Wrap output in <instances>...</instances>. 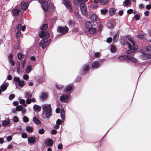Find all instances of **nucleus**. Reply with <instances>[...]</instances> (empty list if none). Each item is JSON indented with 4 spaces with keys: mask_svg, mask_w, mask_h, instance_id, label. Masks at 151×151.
<instances>
[{
    "mask_svg": "<svg viewBox=\"0 0 151 151\" xmlns=\"http://www.w3.org/2000/svg\"><path fill=\"white\" fill-rule=\"evenodd\" d=\"M47 27L48 25L47 24H44L40 27L41 31L39 34L40 37L43 39L40 43V44L41 45L43 48H45L50 42V40L47 39L50 36L49 34L44 31L47 29Z\"/></svg>",
    "mask_w": 151,
    "mask_h": 151,
    "instance_id": "1",
    "label": "nucleus"
},
{
    "mask_svg": "<svg viewBox=\"0 0 151 151\" xmlns=\"http://www.w3.org/2000/svg\"><path fill=\"white\" fill-rule=\"evenodd\" d=\"M43 114H45L46 117L49 118L52 114L50 105H45L42 107Z\"/></svg>",
    "mask_w": 151,
    "mask_h": 151,
    "instance_id": "2",
    "label": "nucleus"
},
{
    "mask_svg": "<svg viewBox=\"0 0 151 151\" xmlns=\"http://www.w3.org/2000/svg\"><path fill=\"white\" fill-rule=\"evenodd\" d=\"M26 29V27L25 25H23L22 27L21 25L19 24L16 27V36L18 38H20L21 35V29L22 31H24Z\"/></svg>",
    "mask_w": 151,
    "mask_h": 151,
    "instance_id": "3",
    "label": "nucleus"
},
{
    "mask_svg": "<svg viewBox=\"0 0 151 151\" xmlns=\"http://www.w3.org/2000/svg\"><path fill=\"white\" fill-rule=\"evenodd\" d=\"M68 28L66 26L64 27H59L57 29L58 32L62 35H65L68 32Z\"/></svg>",
    "mask_w": 151,
    "mask_h": 151,
    "instance_id": "4",
    "label": "nucleus"
},
{
    "mask_svg": "<svg viewBox=\"0 0 151 151\" xmlns=\"http://www.w3.org/2000/svg\"><path fill=\"white\" fill-rule=\"evenodd\" d=\"M80 7L82 14L85 16H87L88 15V13L85 4L84 3H81L80 4Z\"/></svg>",
    "mask_w": 151,
    "mask_h": 151,
    "instance_id": "5",
    "label": "nucleus"
},
{
    "mask_svg": "<svg viewBox=\"0 0 151 151\" xmlns=\"http://www.w3.org/2000/svg\"><path fill=\"white\" fill-rule=\"evenodd\" d=\"M14 80L16 82L15 84L16 86L17 85L19 87H22L24 86V82L22 80H20V78L18 77H14Z\"/></svg>",
    "mask_w": 151,
    "mask_h": 151,
    "instance_id": "6",
    "label": "nucleus"
},
{
    "mask_svg": "<svg viewBox=\"0 0 151 151\" xmlns=\"http://www.w3.org/2000/svg\"><path fill=\"white\" fill-rule=\"evenodd\" d=\"M70 96V94L64 93L60 96V99L62 102L67 103L69 101Z\"/></svg>",
    "mask_w": 151,
    "mask_h": 151,
    "instance_id": "7",
    "label": "nucleus"
},
{
    "mask_svg": "<svg viewBox=\"0 0 151 151\" xmlns=\"http://www.w3.org/2000/svg\"><path fill=\"white\" fill-rule=\"evenodd\" d=\"M140 52L142 53L141 55V57L142 58L145 60L151 58V55L146 53L144 50L141 49Z\"/></svg>",
    "mask_w": 151,
    "mask_h": 151,
    "instance_id": "8",
    "label": "nucleus"
},
{
    "mask_svg": "<svg viewBox=\"0 0 151 151\" xmlns=\"http://www.w3.org/2000/svg\"><path fill=\"white\" fill-rule=\"evenodd\" d=\"M38 2L41 4L43 9L44 11H47L48 9V5L47 3L43 0H39Z\"/></svg>",
    "mask_w": 151,
    "mask_h": 151,
    "instance_id": "9",
    "label": "nucleus"
},
{
    "mask_svg": "<svg viewBox=\"0 0 151 151\" xmlns=\"http://www.w3.org/2000/svg\"><path fill=\"white\" fill-rule=\"evenodd\" d=\"M63 3L66 7L69 9L70 12L72 11V6L69 0H64Z\"/></svg>",
    "mask_w": 151,
    "mask_h": 151,
    "instance_id": "10",
    "label": "nucleus"
},
{
    "mask_svg": "<svg viewBox=\"0 0 151 151\" xmlns=\"http://www.w3.org/2000/svg\"><path fill=\"white\" fill-rule=\"evenodd\" d=\"M16 110L18 111H21L22 113L23 114H24L26 113L27 110L26 109L23 107L21 105H18L16 107Z\"/></svg>",
    "mask_w": 151,
    "mask_h": 151,
    "instance_id": "11",
    "label": "nucleus"
},
{
    "mask_svg": "<svg viewBox=\"0 0 151 151\" xmlns=\"http://www.w3.org/2000/svg\"><path fill=\"white\" fill-rule=\"evenodd\" d=\"M128 40L132 44L134 50H137L138 48V47L137 46L135 45V42L134 41L133 38L131 37H129Z\"/></svg>",
    "mask_w": 151,
    "mask_h": 151,
    "instance_id": "12",
    "label": "nucleus"
},
{
    "mask_svg": "<svg viewBox=\"0 0 151 151\" xmlns=\"http://www.w3.org/2000/svg\"><path fill=\"white\" fill-rule=\"evenodd\" d=\"M100 1L101 4L103 5H106L108 3V0H94V2L97 3Z\"/></svg>",
    "mask_w": 151,
    "mask_h": 151,
    "instance_id": "13",
    "label": "nucleus"
},
{
    "mask_svg": "<svg viewBox=\"0 0 151 151\" xmlns=\"http://www.w3.org/2000/svg\"><path fill=\"white\" fill-rule=\"evenodd\" d=\"M10 123V119H8L2 121V125L3 127H5L8 125Z\"/></svg>",
    "mask_w": 151,
    "mask_h": 151,
    "instance_id": "14",
    "label": "nucleus"
},
{
    "mask_svg": "<svg viewBox=\"0 0 151 151\" xmlns=\"http://www.w3.org/2000/svg\"><path fill=\"white\" fill-rule=\"evenodd\" d=\"M100 66V64L98 61H95L93 62L92 67L93 68H99Z\"/></svg>",
    "mask_w": 151,
    "mask_h": 151,
    "instance_id": "15",
    "label": "nucleus"
},
{
    "mask_svg": "<svg viewBox=\"0 0 151 151\" xmlns=\"http://www.w3.org/2000/svg\"><path fill=\"white\" fill-rule=\"evenodd\" d=\"M53 144V141L51 139H48L45 142V145L47 146H52Z\"/></svg>",
    "mask_w": 151,
    "mask_h": 151,
    "instance_id": "16",
    "label": "nucleus"
},
{
    "mask_svg": "<svg viewBox=\"0 0 151 151\" xmlns=\"http://www.w3.org/2000/svg\"><path fill=\"white\" fill-rule=\"evenodd\" d=\"M118 58L119 60L120 61H127L128 57L125 55L120 56Z\"/></svg>",
    "mask_w": 151,
    "mask_h": 151,
    "instance_id": "17",
    "label": "nucleus"
},
{
    "mask_svg": "<svg viewBox=\"0 0 151 151\" xmlns=\"http://www.w3.org/2000/svg\"><path fill=\"white\" fill-rule=\"evenodd\" d=\"M90 19L92 20L95 22L98 21L99 20L98 18L95 14H93L91 15Z\"/></svg>",
    "mask_w": 151,
    "mask_h": 151,
    "instance_id": "18",
    "label": "nucleus"
},
{
    "mask_svg": "<svg viewBox=\"0 0 151 151\" xmlns=\"http://www.w3.org/2000/svg\"><path fill=\"white\" fill-rule=\"evenodd\" d=\"M73 89V85L72 84H71L68 85L66 87L65 90L67 92H70Z\"/></svg>",
    "mask_w": 151,
    "mask_h": 151,
    "instance_id": "19",
    "label": "nucleus"
},
{
    "mask_svg": "<svg viewBox=\"0 0 151 151\" xmlns=\"http://www.w3.org/2000/svg\"><path fill=\"white\" fill-rule=\"evenodd\" d=\"M48 94L46 93H42L40 96V99L42 100H44L47 98Z\"/></svg>",
    "mask_w": 151,
    "mask_h": 151,
    "instance_id": "20",
    "label": "nucleus"
},
{
    "mask_svg": "<svg viewBox=\"0 0 151 151\" xmlns=\"http://www.w3.org/2000/svg\"><path fill=\"white\" fill-rule=\"evenodd\" d=\"M9 85V83H4L1 86V90L2 91H4L5 90L6 88Z\"/></svg>",
    "mask_w": 151,
    "mask_h": 151,
    "instance_id": "21",
    "label": "nucleus"
},
{
    "mask_svg": "<svg viewBox=\"0 0 151 151\" xmlns=\"http://www.w3.org/2000/svg\"><path fill=\"white\" fill-rule=\"evenodd\" d=\"M61 117L62 121L63 122L65 120V113L64 109H62L60 112Z\"/></svg>",
    "mask_w": 151,
    "mask_h": 151,
    "instance_id": "22",
    "label": "nucleus"
},
{
    "mask_svg": "<svg viewBox=\"0 0 151 151\" xmlns=\"http://www.w3.org/2000/svg\"><path fill=\"white\" fill-rule=\"evenodd\" d=\"M27 3L22 2L21 4V8L22 10H25L27 7Z\"/></svg>",
    "mask_w": 151,
    "mask_h": 151,
    "instance_id": "23",
    "label": "nucleus"
},
{
    "mask_svg": "<svg viewBox=\"0 0 151 151\" xmlns=\"http://www.w3.org/2000/svg\"><path fill=\"white\" fill-rule=\"evenodd\" d=\"M88 0H74V1L75 4H78L80 2L82 3H84L86 2Z\"/></svg>",
    "mask_w": 151,
    "mask_h": 151,
    "instance_id": "24",
    "label": "nucleus"
},
{
    "mask_svg": "<svg viewBox=\"0 0 151 151\" xmlns=\"http://www.w3.org/2000/svg\"><path fill=\"white\" fill-rule=\"evenodd\" d=\"M34 110L37 111H39L41 109V107L38 105L35 104L33 106Z\"/></svg>",
    "mask_w": 151,
    "mask_h": 151,
    "instance_id": "25",
    "label": "nucleus"
},
{
    "mask_svg": "<svg viewBox=\"0 0 151 151\" xmlns=\"http://www.w3.org/2000/svg\"><path fill=\"white\" fill-rule=\"evenodd\" d=\"M32 66L31 65H28L26 69L25 72L26 73H28L32 70Z\"/></svg>",
    "mask_w": 151,
    "mask_h": 151,
    "instance_id": "26",
    "label": "nucleus"
},
{
    "mask_svg": "<svg viewBox=\"0 0 151 151\" xmlns=\"http://www.w3.org/2000/svg\"><path fill=\"white\" fill-rule=\"evenodd\" d=\"M88 31L91 34H94L96 32V29L94 28H92L88 29Z\"/></svg>",
    "mask_w": 151,
    "mask_h": 151,
    "instance_id": "27",
    "label": "nucleus"
},
{
    "mask_svg": "<svg viewBox=\"0 0 151 151\" xmlns=\"http://www.w3.org/2000/svg\"><path fill=\"white\" fill-rule=\"evenodd\" d=\"M85 26L88 29L91 28L92 27L91 22L89 21L86 22L85 23Z\"/></svg>",
    "mask_w": 151,
    "mask_h": 151,
    "instance_id": "28",
    "label": "nucleus"
},
{
    "mask_svg": "<svg viewBox=\"0 0 151 151\" xmlns=\"http://www.w3.org/2000/svg\"><path fill=\"white\" fill-rule=\"evenodd\" d=\"M35 140V139L34 137H30L28 139V142L30 143H33Z\"/></svg>",
    "mask_w": 151,
    "mask_h": 151,
    "instance_id": "29",
    "label": "nucleus"
},
{
    "mask_svg": "<svg viewBox=\"0 0 151 151\" xmlns=\"http://www.w3.org/2000/svg\"><path fill=\"white\" fill-rule=\"evenodd\" d=\"M129 60H130L131 61L134 63L136 62L137 61V60L136 58H134V57L130 56L128 57L127 61Z\"/></svg>",
    "mask_w": 151,
    "mask_h": 151,
    "instance_id": "30",
    "label": "nucleus"
},
{
    "mask_svg": "<svg viewBox=\"0 0 151 151\" xmlns=\"http://www.w3.org/2000/svg\"><path fill=\"white\" fill-rule=\"evenodd\" d=\"M25 98H29L32 97V93L30 92H26L25 93Z\"/></svg>",
    "mask_w": 151,
    "mask_h": 151,
    "instance_id": "31",
    "label": "nucleus"
},
{
    "mask_svg": "<svg viewBox=\"0 0 151 151\" xmlns=\"http://www.w3.org/2000/svg\"><path fill=\"white\" fill-rule=\"evenodd\" d=\"M26 129L27 131L28 132H32L33 131V128L30 126H27Z\"/></svg>",
    "mask_w": 151,
    "mask_h": 151,
    "instance_id": "32",
    "label": "nucleus"
},
{
    "mask_svg": "<svg viewBox=\"0 0 151 151\" xmlns=\"http://www.w3.org/2000/svg\"><path fill=\"white\" fill-rule=\"evenodd\" d=\"M119 35L118 34H115L113 37V42H116L118 39Z\"/></svg>",
    "mask_w": 151,
    "mask_h": 151,
    "instance_id": "33",
    "label": "nucleus"
},
{
    "mask_svg": "<svg viewBox=\"0 0 151 151\" xmlns=\"http://www.w3.org/2000/svg\"><path fill=\"white\" fill-rule=\"evenodd\" d=\"M33 120L36 124H40V121L36 117H35L33 118Z\"/></svg>",
    "mask_w": 151,
    "mask_h": 151,
    "instance_id": "34",
    "label": "nucleus"
},
{
    "mask_svg": "<svg viewBox=\"0 0 151 151\" xmlns=\"http://www.w3.org/2000/svg\"><path fill=\"white\" fill-rule=\"evenodd\" d=\"M89 67L88 65H85L83 66V71L86 73Z\"/></svg>",
    "mask_w": 151,
    "mask_h": 151,
    "instance_id": "35",
    "label": "nucleus"
},
{
    "mask_svg": "<svg viewBox=\"0 0 151 151\" xmlns=\"http://www.w3.org/2000/svg\"><path fill=\"white\" fill-rule=\"evenodd\" d=\"M115 10L114 8H111L109 10V14L111 15H114L115 14Z\"/></svg>",
    "mask_w": 151,
    "mask_h": 151,
    "instance_id": "36",
    "label": "nucleus"
},
{
    "mask_svg": "<svg viewBox=\"0 0 151 151\" xmlns=\"http://www.w3.org/2000/svg\"><path fill=\"white\" fill-rule=\"evenodd\" d=\"M19 13V10L17 9H14L12 11V13L14 15H17Z\"/></svg>",
    "mask_w": 151,
    "mask_h": 151,
    "instance_id": "37",
    "label": "nucleus"
},
{
    "mask_svg": "<svg viewBox=\"0 0 151 151\" xmlns=\"http://www.w3.org/2000/svg\"><path fill=\"white\" fill-rule=\"evenodd\" d=\"M99 2L97 3L93 2V4L92 6V8L94 9H95L98 7V4Z\"/></svg>",
    "mask_w": 151,
    "mask_h": 151,
    "instance_id": "38",
    "label": "nucleus"
},
{
    "mask_svg": "<svg viewBox=\"0 0 151 151\" xmlns=\"http://www.w3.org/2000/svg\"><path fill=\"white\" fill-rule=\"evenodd\" d=\"M18 58L19 60H22L24 57V56L21 53H18L17 55Z\"/></svg>",
    "mask_w": 151,
    "mask_h": 151,
    "instance_id": "39",
    "label": "nucleus"
},
{
    "mask_svg": "<svg viewBox=\"0 0 151 151\" xmlns=\"http://www.w3.org/2000/svg\"><path fill=\"white\" fill-rule=\"evenodd\" d=\"M110 50L111 52H114L116 51V48L114 46L112 45L111 47Z\"/></svg>",
    "mask_w": 151,
    "mask_h": 151,
    "instance_id": "40",
    "label": "nucleus"
},
{
    "mask_svg": "<svg viewBox=\"0 0 151 151\" xmlns=\"http://www.w3.org/2000/svg\"><path fill=\"white\" fill-rule=\"evenodd\" d=\"M23 121L25 122H27L29 121V119L26 116H24L22 118Z\"/></svg>",
    "mask_w": 151,
    "mask_h": 151,
    "instance_id": "41",
    "label": "nucleus"
},
{
    "mask_svg": "<svg viewBox=\"0 0 151 151\" xmlns=\"http://www.w3.org/2000/svg\"><path fill=\"white\" fill-rule=\"evenodd\" d=\"M124 3L126 6H128L130 4V1L129 0H125Z\"/></svg>",
    "mask_w": 151,
    "mask_h": 151,
    "instance_id": "42",
    "label": "nucleus"
},
{
    "mask_svg": "<svg viewBox=\"0 0 151 151\" xmlns=\"http://www.w3.org/2000/svg\"><path fill=\"white\" fill-rule=\"evenodd\" d=\"M45 132V130L43 128H41L39 129V133L40 134H43Z\"/></svg>",
    "mask_w": 151,
    "mask_h": 151,
    "instance_id": "43",
    "label": "nucleus"
},
{
    "mask_svg": "<svg viewBox=\"0 0 151 151\" xmlns=\"http://www.w3.org/2000/svg\"><path fill=\"white\" fill-rule=\"evenodd\" d=\"M144 36H145V35L142 34H141L139 35H138L137 36V38H139L140 39H143L144 37Z\"/></svg>",
    "mask_w": 151,
    "mask_h": 151,
    "instance_id": "44",
    "label": "nucleus"
},
{
    "mask_svg": "<svg viewBox=\"0 0 151 151\" xmlns=\"http://www.w3.org/2000/svg\"><path fill=\"white\" fill-rule=\"evenodd\" d=\"M13 121L15 122H17L19 121V119L17 117L15 116L13 118Z\"/></svg>",
    "mask_w": 151,
    "mask_h": 151,
    "instance_id": "45",
    "label": "nucleus"
},
{
    "mask_svg": "<svg viewBox=\"0 0 151 151\" xmlns=\"http://www.w3.org/2000/svg\"><path fill=\"white\" fill-rule=\"evenodd\" d=\"M32 102L31 99L29 98H27L26 100V103L27 104H29Z\"/></svg>",
    "mask_w": 151,
    "mask_h": 151,
    "instance_id": "46",
    "label": "nucleus"
},
{
    "mask_svg": "<svg viewBox=\"0 0 151 151\" xmlns=\"http://www.w3.org/2000/svg\"><path fill=\"white\" fill-rule=\"evenodd\" d=\"M56 86L57 88L59 89H61L63 87V86L60 84L56 85Z\"/></svg>",
    "mask_w": 151,
    "mask_h": 151,
    "instance_id": "47",
    "label": "nucleus"
},
{
    "mask_svg": "<svg viewBox=\"0 0 151 151\" xmlns=\"http://www.w3.org/2000/svg\"><path fill=\"white\" fill-rule=\"evenodd\" d=\"M146 50L147 52H151V46H148L146 47Z\"/></svg>",
    "mask_w": 151,
    "mask_h": 151,
    "instance_id": "48",
    "label": "nucleus"
},
{
    "mask_svg": "<svg viewBox=\"0 0 151 151\" xmlns=\"http://www.w3.org/2000/svg\"><path fill=\"white\" fill-rule=\"evenodd\" d=\"M15 97V95L14 94H12L10 95L9 97V99L10 100H11L14 99Z\"/></svg>",
    "mask_w": 151,
    "mask_h": 151,
    "instance_id": "49",
    "label": "nucleus"
},
{
    "mask_svg": "<svg viewBox=\"0 0 151 151\" xmlns=\"http://www.w3.org/2000/svg\"><path fill=\"white\" fill-rule=\"evenodd\" d=\"M107 12V10L106 9H103L101 10V13L103 14H105Z\"/></svg>",
    "mask_w": 151,
    "mask_h": 151,
    "instance_id": "50",
    "label": "nucleus"
},
{
    "mask_svg": "<svg viewBox=\"0 0 151 151\" xmlns=\"http://www.w3.org/2000/svg\"><path fill=\"white\" fill-rule=\"evenodd\" d=\"M20 104H23L25 103V100L24 99H20L19 101Z\"/></svg>",
    "mask_w": 151,
    "mask_h": 151,
    "instance_id": "51",
    "label": "nucleus"
},
{
    "mask_svg": "<svg viewBox=\"0 0 151 151\" xmlns=\"http://www.w3.org/2000/svg\"><path fill=\"white\" fill-rule=\"evenodd\" d=\"M106 41L108 43H110L112 41V39L111 37H109L107 39Z\"/></svg>",
    "mask_w": 151,
    "mask_h": 151,
    "instance_id": "52",
    "label": "nucleus"
},
{
    "mask_svg": "<svg viewBox=\"0 0 151 151\" xmlns=\"http://www.w3.org/2000/svg\"><path fill=\"white\" fill-rule=\"evenodd\" d=\"M6 139L8 141H9L12 140V137L11 136H8L7 137Z\"/></svg>",
    "mask_w": 151,
    "mask_h": 151,
    "instance_id": "53",
    "label": "nucleus"
},
{
    "mask_svg": "<svg viewBox=\"0 0 151 151\" xmlns=\"http://www.w3.org/2000/svg\"><path fill=\"white\" fill-rule=\"evenodd\" d=\"M13 55L12 54H10L8 56L9 61L12 60Z\"/></svg>",
    "mask_w": 151,
    "mask_h": 151,
    "instance_id": "54",
    "label": "nucleus"
},
{
    "mask_svg": "<svg viewBox=\"0 0 151 151\" xmlns=\"http://www.w3.org/2000/svg\"><path fill=\"white\" fill-rule=\"evenodd\" d=\"M23 78L25 80H27L29 78V76L27 74H25L23 76Z\"/></svg>",
    "mask_w": 151,
    "mask_h": 151,
    "instance_id": "55",
    "label": "nucleus"
},
{
    "mask_svg": "<svg viewBox=\"0 0 151 151\" xmlns=\"http://www.w3.org/2000/svg\"><path fill=\"white\" fill-rule=\"evenodd\" d=\"M146 8L148 10L150 9H151V4L147 5Z\"/></svg>",
    "mask_w": 151,
    "mask_h": 151,
    "instance_id": "56",
    "label": "nucleus"
},
{
    "mask_svg": "<svg viewBox=\"0 0 151 151\" xmlns=\"http://www.w3.org/2000/svg\"><path fill=\"white\" fill-rule=\"evenodd\" d=\"M9 62L11 65L12 66V67H13L15 65V62L13 60H12L10 61Z\"/></svg>",
    "mask_w": 151,
    "mask_h": 151,
    "instance_id": "57",
    "label": "nucleus"
},
{
    "mask_svg": "<svg viewBox=\"0 0 151 151\" xmlns=\"http://www.w3.org/2000/svg\"><path fill=\"white\" fill-rule=\"evenodd\" d=\"M30 60L32 61H34L36 60V58L34 56H31L30 58Z\"/></svg>",
    "mask_w": 151,
    "mask_h": 151,
    "instance_id": "58",
    "label": "nucleus"
},
{
    "mask_svg": "<svg viewBox=\"0 0 151 151\" xmlns=\"http://www.w3.org/2000/svg\"><path fill=\"white\" fill-rule=\"evenodd\" d=\"M144 14L146 16H148L149 15V12L148 11H147L144 12Z\"/></svg>",
    "mask_w": 151,
    "mask_h": 151,
    "instance_id": "59",
    "label": "nucleus"
},
{
    "mask_svg": "<svg viewBox=\"0 0 151 151\" xmlns=\"http://www.w3.org/2000/svg\"><path fill=\"white\" fill-rule=\"evenodd\" d=\"M68 24L70 25H73L74 24V22L72 20H70L69 21Z\"/></svg>",
    "mask_w": 151,
    "mask_h": 151,
    "instance_id": "60",
    "label": "nucleus"
},
{
    "mask_svg": "<svg viewBox=\"0 0 151 151\" xmlns=\"http://www.w3.org/2000/svg\"><path fill=\"white\" fill-rule=\"evenodd\" d=\"M22 138H27V135L26 134L23 133L22 134Z\"/></svg>",
    "mask_w": 151,
    "mask_h": 151,
    "instance_id": "61",
    "label": "nucleus"
},
{
    "mask_svg": "<svg viewBox=\"0 0 151 151\" xmlns=\"http://www.w3.org/2000/svg\"><path fill=\"white\" fill-rule=\"evenodd\" d=\"M134 17L135 19L137 20H138L139 19V15L138 14H136L135 15Z\"/></svg>",
    "mask_w": 151,
    "mask_h": 151,
    "instance_id": "62",
    "label": "nucleus"
},
{
    "mask_svg": "<svg viewBox=\"0 0 151 151\" xmlns=\"http://www.w3.org/2000/svg\"><path fill=\"white\" fill-rule=\"evenodd\" d=\"M61 121L60 119H58L56 121L57 124L59 125L61 124Z\"/></svg>",
    "mask_w": 151,
    "mask_h": 151,
    "instance_id": "63",
    "label": "nucleus"
},
{
    "mask_svg": "<svg viewBox=\"0 0 151 151\" xmlns=\"http://www.w3.org/2000/svg\"><path fill=\"white\" fill-rule=\"evenodd\" d=\"M57 131L54 129H53L51 131V133L52 134H56L57 133Z\"/></svg>",
    "mask_w": 151,
    "mask_h": 151,
    "instance_id": "64",
    "label": "nucleus"
}]
</instances>
